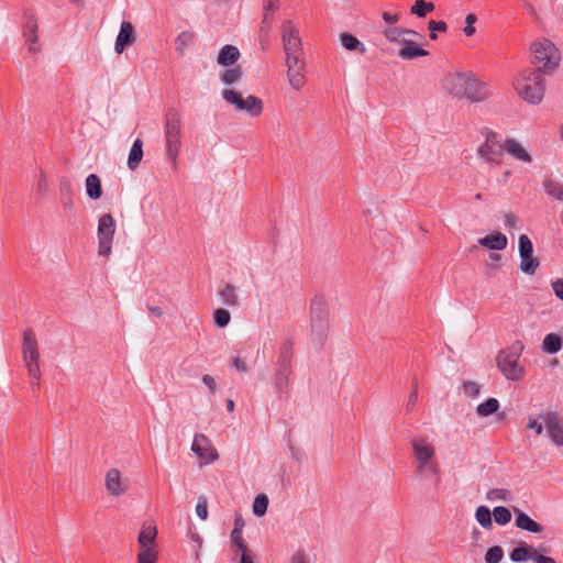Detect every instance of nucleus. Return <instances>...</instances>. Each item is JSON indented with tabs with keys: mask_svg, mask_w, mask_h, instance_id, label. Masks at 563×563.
I'll return each mask as SVG.
<instances>
[{
	"mask_svg": "<svg viewBox=\"0 0 563 563\" xmlns=\"http://www.w3.org/2000/svg\"><path fill=\"white\" fill-rule=\"evenodd\" d=\"M445 92L459 100L479 103L492 96L486 82L479 80L473 71H451L442 79Z\"/></svg>",
	"mask_w": 563,
	"mask_h": 563,
	"instance_id": "1",
	"label": "nucleus"
},
{
	"mask_svg": "<svg viewBox=\"0 0 563 563\" xmlns=\"http://www.w3.org/2000/svg\"><path fill=\"white\" fill-rule=\"evenodd\" d=\"M544 74L540 69H523L514 80V88L517 93L530 104H538L542 101L545 92Z\"/></svg>",
	"mask_w": 563,
	"mask_h": 563,
	"instance_id": "2",
	"label": "nucleus"
},
{
	"mask_svg": "<svg viewBox=\"0 0 563 563\" xmlns=\"http://www.w3.org/2000/svg\"><path fill=\"white\" fill-rule=\"evenodd\" d=\"M532 55L531 63L534 69H540L541 74L552 75L560 66L561 52L556 45L548 38L534 40L530 45Z\"/></svg>",
	"mask_w": 563,
	"mask_h": 563,
	"instance_id": "3",
	"label": "nucleus"
},
{
	"mask_svg": "<svg viewBox=\"0 0 563 563\" xmlns=\"http://www.w3.org/2000/svg\"><path fill=\"white\" fill-rule=\"evenodd\" d=\"M525 349L521 341H516L510 346L498 352L497 367L507 380L520 382L526 375V368L520 363V356Z\"/></svg>",
	"mask_w": 563,
	"mask_h": 563,
	"instance_id": "4",
	"label": "nucleus"
},
{
	"mask_svg": "<svg viewBox=\"0 0 563 563\" xmlns=\"http://www.w3.org/2000/svg\"><path fill=\"white\" fill-rule=\"evenodd\" d=\"M415 455V465L419 475H438L437 452L433 443L426 437H415L410 442Z\"/></svg>",
	"mask_w": 563,
	"mask_h": 563,
	"instance_id": "5",
	"label": "nucleus"
},
{
	"mask_svg": "<svg viewBox=\"0 0 563 563\" xmlns=\"http://www.w3.org/2000/svg\"><path fill=\"white\" fill-rule=\"evenodd\" d=\"M166 155L176 166L177 157L181 147V118L175 110L166 114L165 121Z\"/></svg>",
	"mask_w": 563,
	"mask_h": 563,
	"instance_id": "6",
	"label": "nucleus"
},
{
	"mask_svg": "<svg viewBox=\"0 0 563 563\" xmlns=\"http://www.w3.org/2000/svg\"><path fill=\"white\" fill-rule=\"evenodd\" d=\"M292 344L285 342L279 347L274 374V386L279 395L286 394L290 384Z\"/></svg>",
	"mask_w": 563,
	"mask_h": 563,
	"instance_id": "7",
	"label": "nucleus"
},
{
	"mask_svg": "<svg viewBox=\"0 0 563 563\" xmlns=\"http://www.w3.org/2000/svg\"><path fill=\"white\" fill-rule=\"evenodd\" d=\"M221 96L223 100L238 112H244L253 118L260 117L263 113L264 103L262 99L256 96L249 95L244 98L242 93L235 89H224Z\"/></svg>",
	"mask_w": 563,
	"mask_h": 563,
	"instance_id": "8",
	"label": "nucleus"
},
{
	"mask_svg": "<svg viewBox=\"0 0 563 563\" xmlns=\"http://www.w3.org/2000/svg\"><path fill=\"white\" fill-rule=\"evenodd\" d=\"M117 230V223L112 214L104 213L98 220V255L109 257L112 253V243Z\"/></svg>",
	"mask_w": 563,
	"mask_h": 563,
	"instance_id": "9",
	"label": "nucleus"
},
{
	"mask_svg": "<svg viewBox=\"0 0 563 563\" xmlns=\"http://www.w3.org/2000/svg\"><path fill=\"white\" fill-rule=\"evenodd\" d=\"M311 330L316 344L322 345L328 333V311L322 300L311 305Z\"/></svg>",
	"mask_w": 563,
	"mask_h": 563,
	"instance_id": "10",
	"label": "nucleus"
},
{
	"mask_svg": "<svg viewBox=\"0 0 563 563\" xmlns=\"http://www.w3.org/2000/svg\"><path fill=\"white\" fill-rule=\"evenodd\" d=\"M485 141L477 148V155L486 163L500 164L504 152V142L493 131H485Z\"/></svg>",
	"mask_w": 563,
	"mask_h": 563,
	"instance_id": "11",
	"label": "nucleus"
},
{
	"mask_svg": "<svg viewBox=\"0 0 563 563\" xmlns=\"http://www.w3.org/2000/svg\"><path fill=\"white\" fill-rule=\"evenodd\" d=\"M541 418L545 426V433L551 443L558 448H563V417L552 410L541 411Z\"/></svg>",
	"mask_w": 563,
	"mask_h": 563,
	"instance_id": "12",
	"label": "nucleus"
},
{
	"mask_svg": "<svg viewBox=\"0 0 563 563\" xmlns=\"http://www.w3.org/2000/svg\"><path fill=\"white\" fill-rule=\"evenodd\" d=\"M520 265L519 268L526 275H534L540 266L538 257L533 256V244L530 238L521 234L518 240Z\"/></svg>",
	"mask_w": 563,
	"mask_h": 563,
	"instance_id": "13",
	"label": "nucleus"
},
{
	"mask_svg": "<svg viewBox=\"0 0 563 563\" xmlns=\"http://www.w3.org/2000/svg\"><path fill=\"white\" fill-rule=\"evenodd\" d=\"M192 453L202 461L201 465H209L219 459V453L211 440L203 433H196L191 443Z\"/></svg>",
	"mask_w": 563,
	"mask_h": 563,
	"instance_id": "14",
	"label": "nucleus"
},
{
	"mask_svg": "<svg viewBox=\"0 0 563 563\" xmlns=\"http://www.w3.org/2000/svg\"><path fill=\"white\" fill-rule=\"evenodd\" d=\"M280 32L284 53L303 52L299 29L291 20H286L282 24Z\"/></svg>",
	"mask_w": 563,
	"mask_h": 563,
	"instance_id": "15",
	"label": "nucleus"
},
{
	"mask_svg": "<svg viewBox=\"0 0 563 563\" xmlns=\"http://www.w3.org/2000/svg\"><path fill=\"white\" fill-rule=\"evenodd\" d=\"M104 486L109 496H123L130 488L128 478L118 468H110L104 476Z\"/></svg>",
	"mask_w": 563,
	"mask_h": 563,
	"instance_id": "16",
	"label": "nucleus"
},
{
	"mask_svg": "<svg viewBox=\"0 0 563 563\" xmlns=\"http://www.w3.org/2000/svg\"><path fill=\"white\" fill-rule=\"evenodd\" d=\"M504 151L517 162L523 165H530L533 157L522 142L514 137H507L504 141Z\"/></svg>",
	"mask_w": 563,
	"mask_h": 563,
	"instance_id": "17",
	"label": "nucleus"
},
{
	"mask_svg": "<svg viewBox=\"0 0 563 563\" xmlns=\"http://www.w3.org/2000/svg\"><path fill=\"white\" fill-rule=\"evenodd\" d=\"M400 48L397 52V56L401 60H412L419 57L429 55V52L418 45L412 38H404L400 41Z\"/></svg>",
	"mask_w": 563,
	"mask_h": 563,
	"instance_id": "18",
	"label": "nucleus"
},
{
	"mask_svg": "<svg viewBox=\"0 0 563 563\" xmlns=\"http://www.w3.org/2000/svg\"><path fill=\"white\" fill-rule=\"evenodd\" d=\"M135 42L134 26L129 21H122L120 24V31L117 35L114 43V52L122 54L126 46L132 45Z\"/></svg>",
	"mask_w": 563,
	"mask_h": 563,
	"instance_id": "19",
	"label": "nucleus"
},
{
	"mask_svg": "<svg viewBox=\"0 0 563 563\" xmlns=\"http://www.w3.org/2000/svg\"><path fill=\"white\" fill-rule=\"evenodd\" d=\"M24 20L23 36L27 43L29 51L37 53L40 51V46L37 44V22L35 18L27 12L24 13Z\"/></svg>",
	"mask_w": 563,
	"mask_h": 563,
	"instance_id": "20",
	"label": "nucleus"
},
{
	"mask_svg": "<svg viewBox=\"0 0 563 563\" xmlns=\"http://www.w3.org/2000/svg\"><path fill=\"white\" fill-rule=\"evenodd\" d=\"M157 537V529L153 525L143 526L139 537L137 542L140 544L139 552L145 551H157L155 540Z\"/></svg>",
	"mask_w": 563,
	"mask_h": 563,
	"instance_id": "21",
	"label": "nucleus"
},
{
	"mask_svg": "<svg viewBox=\"0 0 563 563\" xmlns=\"http://www.w3.org/2000/svg\"><path fill=\"white\" fill-rule=\"evenodd\" d=\"M478 244L486 250L503 251L508 245V239L504 233L499 231H494L481 238L478 240Z\"/></svg>",
	"mask_w": 563,
	"mask_h": 563,
	"instance_id": "22",
	"label": "nucleus"
},
{
	"mask_svg": "<svg viewBox=\"0 0 563 563\" xmlns=\"http://www.w3.org/2000/svg\"><path fill=\"white\" fill-rule=\"evenodd\" d=\"M514 512L516 514L515 525L518 529L531 532V533H541L543 531V526L530 518L527 514L521 511L519 508L515 507Z\"/></svg>",
	"mask_w": 563,
	"mask_h": 563,
	"instance_id": "23",
	"label": "nucleus"
},
{
	"mask_svg": "<svg viewBox=\"0 0 563 563\" xmlns=\"http://www.w3.org/2000/svg\"><path fill=\"white\" fill-rule=\"evenodd\" d=\"M306 71V65L287 68L288 84L294 90L299 91L305 87L307 82Z\"/></svg>",
	"mask_w": 563,
	"mask_h": 563,
	"instance_id": "24",
	"label": "nucleus"
},
{
	"mask_svg": "<svg viewBox=\"0 0 563 563\" xmlns=\"http://www.w3.org/2000/svg\"><path fill=\"white\" fill-rule=\"evenodd\" d=\"M240 58V52L234 45H224L217 57V63L223 67H230L234 65Z\"/></svg>",
	"mask_w": 563,
	"mask_h": 563,
	"instance_id": "25",
	"label": "nucleus"
},
{
	"mask_svg": "<svg viewBox=\"0 0 563 563\" xmlns=\"http://www.w3.org/2000/svg\"><path fill=\"white\" fill-rule=\"evenodd\" d=\"M539 551L537 548L528 544H522L517 548H515L510 554L509 558L512 562L516 563H522L527 562L528 560L532 559L534 561V556L538 555Z\"/></svg>",
	"mask_w": 563,
	"mask_h": 563,
	"instance_id": "26",
	"label": "nucleus"
},
{
	"mask_svg": "<svg viewBox=\"0 0 563 563\" xmlns=\"http://www.w3.org/2000/svg\"><path fill=\"white\" fill-rule=\"evenodd\" d=\"M143 158V142L141 139H136L133 144H132V147L130 150V153H129V157H128V168L130 170H135Z\"/></svg>",
	"mask_w": 563,
	"mask_h": 563,
	"instance_id": "27",
	"label": "nucleus"
},
{
	"mask_svg": "<svg viewBox=\"0 0 563 563\" xmlns=\"http://www.w3.org/2000/svg\"><path fill=\"white\" fill-rule=\"evenodd\" d=\"M339 38L341 45L346 51L358 52L360 54H364L366 52L365 45L358 38H356L354 35L350 33H341Z\"/></svg>",
	"mask_w": 563,
	"mask_h": 563,
	"instance_id": "28",
	"label": "nucleus"
},
{
	"mask_svg": "<svg viewBox=\"0 0 563 563\" xmlns=\"http://www.w3.org/2000/svg\"><path fill=\"white\" fill-rule=\"evenodd\" d=\"M86 192L87 196L93 200H97L102 195L101 180L96 174H90L86 178Z\"/></svg>",
	"mask_w": 563,
	"mask_h": 563,
	"instance_id": "29",
	"label": "nucleus"
},
{
	"mask_svg": "<svg viewBox=\"0 0 563 563\" xmlns=\"http://www.w3.org/2000/svg\"><path fill=\"white\" fill-rule=\"evenodd\" d=\"M541 349L548 354H555L562 349V338L556 333H549L544 336Z\"/></svg>",
	"mask_w": 563,
	"mask_h": 563,
	"instance_id": "30",
	"label": "nucleus"
},
{
	"mask_svg": "<svg viewBox=\"0 0 563 563\" xmlns=\"http://www.w3.org/2000/svg\"><path fill=\"white\" fill-rule=\"evenodd\" d=\"M195 33L190 31H183L175 40L176 51L180 56H184L186 51L192 45L195 41Z\"/></svg>",
	"mask_w": 563,
	"mask_h": 563,
	"instance_id": "31",
	"label": "nucleus"
},
{
	"mask_svg": "<svg viewBox=\"0 0 563 563\" xmlns=\"http://www.w3.org/2000/svg\"><path fill=\"white\" fill-rule=\"evenodd\" d=\"M222 302L225 306L234 307L239 305V296L232 284H227L219 292Z\"/></svg>",
	"mask_w": 563,
	"mask_h": 563,
	"instance_id": "32",
	"label": "nucleus"
},
{
	"mask_svg": "<svg viewBox=\"0 0 563 563\" xmlns=\"http://www.w3.org/2000/svg\"><path fill=\"white\" fill-rule=\"evenodd\" d=\"M59 192L62 197V203L65 208L71 209L74 206L73 201V187L68 179L64 178L59 181Z\"/></svg>",
	"mask_w": 563,
	"mask_h": 563,
	"instance_id": "33",
	"label": "nucleus"
},
{
	"mask_svg": "<svg viewBox=\"0 0 563 563\" xmlns=\"http://www.w3.org/2000/svg\"><path fill=\"white\" fill-rule=\"evenodd\" d=\"M38 351L37 340L32 329H27L23 333L22 355L31 354Z\"/></svg>",
	"mask_w": 563,
	"mask_h": 563,
	"instance_id": "34",
	"label": "nucleus"
},
{
	"mask_svg": "<svg viewBox=\"0 0 563 563\" xmlns=\"http://www.w3.org/2000/svg\"><path fill=\"white\" fill-rule=\"evenodd\" d=\"M492 511L486 506H478L475 510V519L484 529L493 528Z\"/></svg>",
	"mask_w": 563,
	"mask_h": 563,
	"instance_id": "35",
	"label": "nucleus"
},
{
	"mask_svg": "<svg viewBox=\"0 0 563 563\" xmlns=\"http://www.w3.org/2000/svg\"><path fill=\"white\" fill-rule=\"evenodd\" d=\"M512 498V493L506 488H493L486 493V499L488 501L510 503Z\"/></svg>",
	"mask_w": 563,
	"mask_h": 563,
	"instance_id": "36",
	"label": "nucleus"
},
{
	"mask_svg": "<svg viewBox=\"0 0 563 563\" xmlns=\"http://www.w3.org/2000/svg\"><path fill=\"white\" fill-rule=\"evenodd\" d=\"M243 76L242 69L240 67H233L225 69L220 75V80L225 86H231L235 82H239Z\"/></svg>",
	"mask_w": 563,
	"mask_h": 563,
	"instance_id": "37",
	"label": "nucleus"
},
{
	"mask_svg": "<svg viewBox=\"0 0 563 563\" xmlns=\"http://www.w3.org/2000/svg\"><path fill=\"white\" fill-rule=\"evenodd\" d=\"M499 409V401L496 398H488L476 407L479 417H488Z\"/></svg>",
	"mask_w": 563,
	"mask_h": 563,
	"instance_id": "38",
	"label": "nucleus"
},
{
	"mask_svg": "<svg viewBox=\"0 0 563 563\" xmlns=\"http://www.w3.org/2000/svg\"><path fill=\"white\" fill-rule=\"evenodd\" d=\"M543 188L549 196L563 202V186L560 183L547 179L543 181Z\"/></svg>",
	"mask_w": 563,
	"mask_h": 563,
	"instance_id": "39",
	"label": "nucleus"
},
{
	"mask_svg": "<svg viewBox=\"0 0 563 563\" xmlns=\"http://www.w3.org/2000/svg\"><path fill=\"white\" fill-rule=\"evenodd\" d=\"M434 3L427 2L424 0H417L410 9L411 14L417 15L418 18H424L427 13L432 12L434 10Z\"/></svg>",
	"mask_w": 563,
	"mask_h": 563,
	"instance_id": "40",
	"label": "nucleus"
},
{
	"mask_svg": "<svg viewBox=\"0 0 563 563\" xmlns=\"http://www.w3.org/2000/svg\"><path fill=\"white\" fill-rule=\"evenodd\" d=\"M492 515L494 517L495 522L499 526H506L511 520V511L504 506L495 507L494 510L492 511Z\"/></svg>",
	"mask_w": 563,
	"mask_h": 563,
	"instance_id": "41",
	"label": "nucleus"
},
{
	"mask_svg": "<svg viewBox=\"0 0 563 563\" xmlns=\"http://www.w3.org/2000/svg\"><path fill=\"white\" fill-rule=\"evenodd\" d=\"M526 428L528 430H533L537 435H541L545 429L544 422L541 418V412L539 415H529Z\"/></svg>",
	"mask_w": 563,
	"mask_h": 563,
	"instance_id": "42",
	"label": "nucleus"
},
{
	"mask_svg": "<svg viewBox=\"0 0 563 563\" xmlns=\"http://www.w3.org/2000/svg\"><path fill=\"white\" fill-rule=\"evenodd\" d=\"M268 506V498L264 494H260L255 497L253 501V514L257 517H262L266 514Z\"/></svg>",
	"mask_w": 563,
	"mask_h": 563,
	"instance_id": "43",
	"label": "nucleus"
},
{
	"mask_svg": "<svg viewBox=\"0 0 563 563\" xmlns=\"http://www.w3.org/2000/svg\"><path fill=\"white\" fill-rule=\"evenodd\" d=\"M231 541H232V549L236 552V554L249 551V548L243 540L242 533L238 531H231Z\"/></svg>",
	"mask_w": 563,
	"mask_h": 563,
	"instance_id": "44",
	"label": "nucleus"
},
{
	"mask_svg": "<svg viewBox=\"0 0 563 563\" xmlns=\"http://www.w3.org/2000/svg\"><path fill=\"white\" fill-rule=\"evenodd\" d=\"M285 65L286 68L300 67L306 65L303 59V52L301 53H285Z\"/></svg>",
	"mask_w": 563,
	"mask_h": 563,
	"instance_id": "45",
	"label": "nucleus"
},
{
	"mask_svg": "<svg viewBox=\"0 0 563 563\" xmlns=\"http://www.w3.org/2000/svg\"><path fill=\"white\" fill-rule=\"evenodd\" d=\"M27 374L31 378V385L33 388L40 387V378H41V368L40 364H25Z\"/></svg>",
	"mask_w": 563,
	"mask_h": 563,
	"instance_id": "46",
	"label": "nucleus"
},
{
	"mask_svg": "<svg viewBox=\"0 0 563 563\" xmlns=\"http://www.w3.org/2000/svg\"><path fill=\"white\" fill-rule=\"evenodd\" d=\"M504 556V551L500 547L495 545L487 550L485 554L486 563H499Z\"/></svg>",
	"mask_w": 563,
	"mask_h": 563,
	"instance_id": "47",
	"label": "nucleus"
},
{
	"mask_svg": "<svg viewBox=\"0 0 563 563\" xmlns=\"http://www.w3.org/2000/svg\"><path fill=\"white\" fill-rule=\"evenodd\" d=\"M385 38L390 43H398L402 41L401 27H389L383 31Z\"/></svg>",
	"mask_w": 563,
	"mask_h": 563,
	"instance_id": "48",
	"label": "nucleus"
},
{
	"mask_svg": "<svg viewBox=\"0 0 563 563\" xmlns=\"http://www.w3.org/2000/svg\"><path fill=\"white\" fill-rule=\"evenodd\" d=\"M231 314L225 309H217L214 311V322L220 328H224L230 323Z\"/></svg>",
	"mask_w": 563,
	"mask_h": 563,
	"instance_id": "49",
	"label": "nucleus"
},
{
	"mask_svg": "<svg viewBox=\"0 0 563 563\" xmlns=\"http://www.w3.org/2000/svg\"><path fill=\"white\" fill-rule=\"evenodd\" d=\"M287 563H312V561L309 553L303 550H297L289 556Z\"/></svg>",
	"mask_w": 563,
	"mask_h": 563,
	"instance_id": "50",
	"label": "nucleus"
},
{
	"mask_svg": "<svg viewBox=\"0 0 563 563\" xmlns=\"http://www.w3.org/2000/svg\"><path fill=\"white\" fill-rule=\"evenodd\" d=\"M158 551H145L137 553V563H157Z\"/></svg>",
	"mask_w": 563,
	"mask_h": 563,
	"instance_id": "51",
	"label": "nucleus"
},
{
	"mask_svg": "<svg viewBox=\"0 0 563 563\" xmlns=\"http://www.w3.org/2000/svg\"><path fill=\"white\" fill-rule=\"evenodd\" d=\"M463 390L466 396L477 397L481 393V386L475 382H466L463 384Z\"/></svg>",
	"mask_w": 563,
	"mask_h": 563,
	"instance_id": "52",
	"label": "nucleus"
},
{
	"mask_svg": "<svg viewBox=\"0 0 563 563\" xmlns=\"http://www.w3.org/2000/svg\"><path fill=\"white\" fill-rule=\"evenodd\" d=\"M196 514L202 520H206L208 518V503L205 497H200L198 499V503L196 505Z\"/></svg>",
	"mask_w": 563,
	"mask_h": 563,
	"instance_id": "53",
	"label": "nucleus"
},
{
	"mask_svg": "<svg viewBox=\"0 0 563 563\" xmlns=\"http://www.w3.org/2000/svg\"><path fill=\"white\" fill-rule=\"evenodd\" d=\"M428 29L432 32H445L448 29V25L444 21H435L431 20L428 22Z\"/></svg>",
	"mask_w": 563,
	"mask_h": 563,
	"instance_id": "54",
	"label": "nucleus"
},
{
	"mask_svg": "<svg viewBox=\"0 0 563 563\" xmlns=\"http://www.w3.org/2000/svg\"><path fill=\"white\" fill-rule=\"evenodd\" d=\"M518 219L512 213H506L504 217V225L507 230L517 228Z\"/></svg>",
	"mask_w": 563,
	"mask_h": 563,
	"instance_id": "55",
	"label": "nucleus"
},
{
	"mask_svg": "<svg viewBox=\"0 0 563 563\" xmlns=\"http://www.w3.org/2000/svg\"><path fill=\"white\" fill-rule=\"evenodd\" d=\"M202 383L209 388L211 393H214L218 388L216 379L209 374L202 376Z\"/></svg>",
	"mask_w": 563,
	"mask_h": 563,
	"instance_id": "56",
	"label": "nucleus"
},
{
	"mask_svg": "<svg viewBox=\"0 0 563 563\" xmlns=\"http://www.w3.org/2000/svg\"><path fill=\"white\" fill-rule=\"evenodd\" d=\"M552 289L555 296L563 301V280L556 279L552 283Z\"/></svg>",
	"mask_w": 563,
	"mask_h": 563,
	"instance_id": "57",
	"label": "nucleus"
},
{
	"mask_svg": "<svg viewBox=\"0 0 563 563\" xmlns=\"http://www.w3.org/2000/svg\"><path fill=\"white\" fill-rule=\"evenodd\" d=\"M232 364L241 373H245L249 369V367L246 365V362L243 358L239 357V356L234 357Z\"/></svg>",
	"mask_w": 563,
	"mask_h": 563,
	"instance_id": "58",
	"label": "nucleus"
},
{
	"mask_svg": "<svg viewBox=\"0 0 563 563\" xmlns=\"http://www.w3.org/2000/svg\"><path fill=\"white\" fill-rule=\"evenodd\" d=\"M23 361L25 364H40V352L23 355Z\"/></svg>",
	"mask_w": 563,
	"mask_h": 563,
	"instance_id": "59",
	"label": "nucleus"
},
{
	"mask_svg": "<svg viewBox=\"0 0 563 563\" xmlns=\"http://www.w3.org/2000/svg\"><path fill=\"white\" fill-rule=\"evenodd\" d=\"M401 34H402V40L404 38L415 40L416 37L422 38V35H420L417 31L411 30V29H401Z\"/></svg>",
	"mask_w": 563,
	"mask_h": 563,
	"instance_id": "60",
	"label": "nucleus"
},
{
	"mask_svg": "<svg viewBox=\"0 0 563 563\" xmlns=\"http://www.w3.org/2000/svg\"><path fill=\"white\" fill-rule=\"evenodd\" d=\"M534 563H556V562L553 558L541 554L539 552L538 555L534 556Z\"/></svg>",
	"mask_w": 563,
	"mask_h": 563,
	"instance_id": "61",
	"label": "nucleus"
},
{
	"mask_svg": "<svg viewBox=\"0 0 563 563\" xmlns=\"http://www.w3.org/2000/svg\"><path fill=\"white\" fill-rule=\"evenodd\" d=\"M382 18L384 19L385 22L389 24H396L399 20L398 14H391L389 12H384Z\"/></svg>",
	"mask_w": 563,
	"mask_h": 563,
	"instance_id": "62",
	"label": "nucleus"
},
{
	"mask_svg": "<svg viewBox=\"0 0 563 563\" xmlns=\"http://www.w3.org/2000/svg\"><path fill=\"white\" fill-rule=\"evenodd\" d=\"M240 554V563H254V558L251 551L242 552Z\"/></svg>",
	"mask_w": 563,
	"mask_h": 563,
	"instance_id": "63",
	"label": "nucleus"
},
{
	"mask_svg": "<svg viewBox=\"0 0 563 563\" xmlns=\"http://www.w3.org/2000/svg\"><path fill=\"white\" fill-rule=\"evenodd\" d=\"M417 398H418V391L416 389H413L409 394V397H408L407 410H412V407H413L415 402L417 401Z\"/></svg>",
	"mask_w": 563,
	"mask_h": 563,
	"instance_id": "64",
	"label": "nucleus"
}]
</instances>
